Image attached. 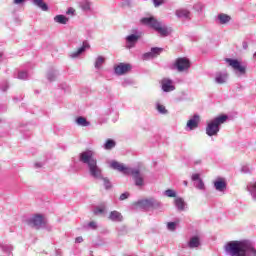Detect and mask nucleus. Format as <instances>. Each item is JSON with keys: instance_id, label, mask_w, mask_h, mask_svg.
I'll return each instance as SVG.
<instances>
[{"instance_id": "1", "label": "nucleus", "mask_w": 256, "mask_h": 256, "mask_svg": "<svg viewBox=\"0 0 256 256\" xmlns=\"http://www.w3.org/2000/svg\"><path fill=\"white\" fill-rule=\"evenodd\" d=\"M228 256H256L255 244L250 240L230 241L224 246Z\"/></svg>"}, {"instance_id": "2", "label": "nucleus", "mask_w": 256, "mask_h": 256, "mask_svg": "<svg viewBox=\"0 0 256 256\" xmlns=\"http://www.w3.org/2000/svg\"><path fill=\"white\" fill-rule=\"evenodd\" d=\"M110 166L124 175H132L136 187H143L145 185V179L139 169L126 167L117 161H112Z\"/></svg>"}, {"instance_id": "3", "label": "nucleus", "mask_w": 256, "mask_h": 256, "mask_svg": "<svg viewBox=\"0 0 256 256\" xmlns=\"http://www.w3.org/2000/svg\"><path fill=\"white\" fill-rule=\"evenodd\" d=\"M228 118L227 115H220L210 120L206 126V135H208V137L217 136L221 129V125H223Z\"/></svg>"}, {"instance_id": "4", "label": "nucleus", "mask_w": 256, "mask_h": 256, "mask_svg": "<svg viewBox=\"0 0 256 256\" xmlns=\"http://www.w3.org/2000/svg\"><path fill=\"white\" fill-rule=\"evenodd\" d=\"M141 23L143 25H149V27H152V29L157 31L161 37H167L169 35V29L167 26H163V24L154 17L142 18Z\"/></svg>"}, {"instance_id": "5", "label": "nucleus", "mask_w": 256, "mask_h": 256, "mask_svg": "<svg viewBox=\"0 0 256 256\" xmlns=\"http://www.w3.org/2000/svg\"><path fill=\"white\" fill-rule=\"evenodd\" d=\"M137 206L144 211H151V209L161 208V202L155 200V198H149L144 200H139Z\"/></svg>"}, {"instance_id": "6", "label": "nucleus", "mask_w": 256, "mask_h": 256, "mask_svg": "<svg viewBox=\"0 0 256 256\" xmlns=\"http://www.w3.org/2000/svg\"><path fill=\"white\" fill-rule=\"evenodd\" d=\"M47 220L41 214H35L27 220V224L34 229H42L44 225H46Z\"/></svg>"}, {"instance_id": "7", "label": "nucleus", "mask_w": 256, "mask_h": 256, "mask_svg": "<svg viewBox=\"0 0 256 256\" xmlns=\"http://www.w3.org/2000/svg\"><path fill=\"white\" fill-rule=\"evenodd\" d=\"M79 161L80 163H84V165H91L92 163H95L97 159L95 158V152L92 150H85L82 153L79 154Z\"/></svg>"}, {"instance_id": "8", "label": "nucleus", "mask_w": 256, "mask_h": 256, "mask_svg": "<svg viewBox=\"0 0 256 256\" xmlns=\"http://www.w3.org/2000/svg\"><path fill=\"white\" fill-rule=\"evenodd\" d=\"M88 171L93 179H103V169L97 165V160L88 166Z\"/></svg>"}, {"instance_id": "9", "label": "nucleus", "mask_w": 256, "mask_h": 256, "mask_svg": "<svg viewBox=\"0 0 256 256\" xmlns=\"http://www.w3.org/2000/svg\"><path fill=\"white\" fill-rule=\"evenodd\" d=\"M90 47L91 45H89V42L84 41L80 48L69 53V57H71V59H77V57H80L81 54L85 53V51H87V49H90Z\"/></svg>"}, {"instance_id": "10", "label": "nucleus", "mask_w": 256, "mask_h": 256, "mask_svg": "<svg viewBox=\"0 0 256 256\" xmlns=\"http://www.w3.org/2000/svg\"><path fill=\"white\" fill-rule=\"evenodd\" d=\"M163 52V48L161 47H154L151 48L150 52L144 53L142 59L147 61L149 59H155V57H159V55Z\"/></svg>"}, {"instance_id": "11", "label": "nucleus", "mask_w": 256, "mask_h": 256, "mask_svg": "<svg viewBox=\"0 0 256 256\" xmlns=\"http://www.w3.org/2000/svg\"><path fill=\"white\" fill-rule=\"evenodd\" d=\"M199 115L195 114L192 118H190L186 124V130L187 131H193L194 129H197L199 127Z\"/></svg>"}, {"instance_id": "12", "label": "nucleus", "mask_w": 256, "mask_h": 256, "mask_svg": "<svg viewBox=\"0 0 256 256\" xmlns=\"http://www.w3.org/2000/svg\"><path fill=\"white\" fill-rule=\"evenodd\" d=\"M191 179L194 181V187L196 189H199V191H205V183L199 174H193Z\"/></svg>"}, {"instance_id": "13", "label": "nucleus", "mask_w": 256, "mask_h": 256, "mask_svg": "<svg viewBox=\"0 0 256 256\" xmlns=\"http://www.w3.org/2000/svg\"><path fill=\"white\" fill-rule=\"evenodd\" d=\"M133 67L131 65H117L114 67V73L116 75H125V73H129Z\"/></svg>"}, {"instance_id": "14", "label": "nucleus", "mask_w": 256, "mask_h": 256, "mask_svg": "<svg viewBox=\"0 0 256 256\" xmlns=\"http://www.w3.org/2000/svg\"><path fill=\"white\" fill-rule=\"evenodd\" d=\"M232 71L237 77H243L247 73V66L245 65H232Z\"/></svg>"}, {"instance_id": "15", "label": "nucleus", "mask_w": 256, "mask_h": 256, "mask_svg": "<svg viewBox=\"0 0 256 256\" xmlns=\"http://www.w3.org/2000/svg\"><path fill=\"white\" fill-rule=\"evenodd\" d=\"M229 79V74L227 72H218L215 75V83L218 85H223L225 84Z\"/></svg>"}, {"instance_id": "16", "label": "nucleus", "mask_w": 256, "mask_h": 256, "mask_svg": "<svg viewBox=\"0 0 256 256\" xmlns=\"http://www.w3.org/2000/svg\"><path fill=\"white\" fill-rule=\"evenodd\" d=\"M162 91H164L165 93L175 91V86L173 85V80L163 79L162 80Z\"/></svg>"}, {"instance_id": "17", "label": "nucleus", "mask_w": 256, "mask_h": 256, "mask_svg": "<svg viewBox=\"0 0 256 256\" xmlns=\"http://www.w3.org/2000/svg\"><path fill=\"white\" fill-rule=\"evenodd\" d=\"M108 219L114 223H121L123 222V214L117 210H114L110 212Z\"/></svg>"}, {"instance_id": "18", "label": "nucleus", "mask_w": 256, "mask_h": 256, "mask_svg": "<svg viewBox=\"0 0 256 256\" xmlns=\"http://www.w3.org/2000/svg\"><path fill=\"white\" fill-rule=\"evenodd\" d=\"M201 246V238L199 236H192L188 243H187V247L189 249H197V247Z\"/></svg>"}, {"instance_id": "19", "label": "nucleus", "mask_w": 256, "mask_h": 256, "mask_svg": "<svg viewBox=\"0 0 256 256\" xmlns=\"http://www.w3.org/2000/svg\"><path fill=\"white\" fill-rule=\"evenodd\" d=\"M174 205H175L176 209H178V211H185V209L187 208V203L181 197L175 198Z\"/></svg>"}, {"instance_id": "20", "label": "nucleus", "mask_w": 256, "mask_h": 256, "mask_svg": "<svg viewBox=\"0 0 256 256\" xmlns=\"http://www.w3.org/2000/svg\"><path fill=\"white\" fill-rule=\"evenodd\" d=\"M175 15L180 19H191V12L187 9L181 8L176 10Z\"/></svg>"}, {"instance_id": "21", "label": "nucleus", "mask_w": 256, "mask_h": 256, "mask_svg": "<svg viewBox=\"0 0 256 256\" xmlns=\"http://www.w3.org/2000/svg\"><path fill=\"white\" fill-rule=\"evenodd\" d=\"M172 71H176L177 73H189V69H191L190 65H173L171 67Z\"/></svg>"}, {"instance_id": "22", "label": "nucleus", "mask_w": 256, "mask_h": 256, "mask_svg": "<svg viewBox=\"0 0 256 256\" xmlns=\"http://www.w3.org/2000/svg\"><path fill=\"white\" fill-rule=\"evenodd\" d=\"M214 187H215L216 191L223 193V191H225V189H227V183L223 180H217L214 182Z\"/></svg>"}, {"instance_id": "23", "label": "nucleus", "mask_w": 256, "mask_h": 256, "mask_svg": "<svg viewBox=\"0 0 256 256\" xmlns=\"http://www.w3.org/2000/svg\"><path fill=\"white\" fill-rule=\"evenodd\" d=\"M75 123L79 125V127H89V125H91V122L87 121V118L83 116L77 117Z\"/></svg>"}, {"instance_id": "24", "label": "nucleus", "mask_w": 256, "mask_h": 256, "mask_svg": "<svg viewBox=\"0 0 256 256\" xmlns=\"http://www.w3.org/2000/svg\"><path fill=\"white\" fill-rule=\"evenodd\" d=\"M116 145L117 142H115V140L107 139L103 144V149H105L106 151H111V149H115Z\"/></svg>"}, {"instance_id": "25", "label": "nucleus", "mask_w": 256, "mask_h": 256, "mask_svg": "<svg viewBox=\"0 0 256 256\" xmlns=\"http://www.w3.org/2000/svg\"><path fill=\"white\" fill-rule=\"evenodd\" d=\"M247 189H248L253 201H256V182H250L247 186Z\"/></svg>"}, {"instance_id": "26", "label": "nucleus", "mask_w": 256, "mask_h": 256, "mask_svg": "<svg viewBox=\"0 0 256 256\" xmlns=\"http://www.w3.org/2000/svg\"><path fill=\"white\" fill-rule=\"evenodd\" d=\"M54 21L60 25H67L69 18H67L65 15H57L54 17Z\"/></svg>"}, {"instance_id": "27", "label": "nucleus", "mask_w": 256, "mask_h": 256, "mask_svg": "<svg viewBox=\"0 0 256 256\" xmlns=\"http://www.w3.org/2000/svg\"><path fill=\"white\" fill-rule=\"evenodd\" d=\"M34 3L42 9V11H48L49 7L47 6V3H45L43 0H33Z\"/></svg>"}, {"instance_id": "28", "label": "nucleus", "mask_w": 256, "mask_h": 256, "mask_svg": "<svg viewBox=\"0 0 256 256\" xmlns=\"http://www.w3.org/2000/svg\"><path fill=\"white\" fill-rule=\"evenodd\" d=\"M218 19L222 25H225V23H229L231 21V16L227 14H220Z\"/></svg>"}, {"instance_id": "29", "label": "nucleus", "mask_w": 256, "mask_h": 256, "mask_svg": "<svg viewBox=\"0 0 256 256\" xmlns=\"http://www.w3.org/2000/svg\"><path fill=\"white\" fill-rule=\"evenodd\" d=\"M174 65H191V61L187 57L178 58Z\"/></svg>"}, {"instance_id": "30", "label": "nucleus", "mask_w": 256, "mask_h": 256, "mask_svg": "<svg viewBox=\"0 0 256 256\" xmlns=\"http://www.w3.org/2000/svg\"><path fill=\"white\" fill-rule=\"evenodd\" d=\"M156 111H158V113L161 115H167L168 113L167 108H165V106L159 102L156 103Z\"/></svg>"}, {"instance_id": "31", "label": "nucleus", "mask_w": 256, "mask_h": 256, "mask_svg": "<svg viewBox=\"0 0 256 256\" xmlns=\"http://www.w3.org/2000/svg\"><path fill=\"white\" fill-rule=\"evenodd\" d=\"M94 215H105L107 213V208L105 206H98L94 208Z\"/></svg>"}, {"instance_id": "32", "label": "nucleus", "mask_w": 256, "mask_h": 256, "mask_svg": "<svg viewBox=\"0 0 256 256\" xmlns=\"http://www.w3.org/2000/svg\"><path fill=\"white\" fill-rule=\"evenodd\" d=\"M80 7L83 11H89V9H91V2H89V0H82L80 2Z\"/></svg>"}, {"instance_id": "33", "label": "nucleus", "mask_w": 256, "mask_h": 256, "mask_svg": "<svg viewBox=\"0 0 256 256\" xmlns=\"http://www.w3.org/2000/svg\"><path fill=\"white\" fill-rule=\"evenodd\" d=\"M16 78L21 79L22 81H27V79H29V73H27V71H19Z\"/></svg>"}, {"instance_id": "34", "label": "nucleus", "mask_w": 256, "mask_h": 256, "mask_svg": "<svg viewBox=\"0 0 256 256\" xmlns=\"http://www.w3.org/2000/svg\"><path fill=\"white\" fill-rule=\"evenodd\" d=\"M1 249L3 253H6L7 255H11V252L13 251V246L11 245H2Z\"/></svg>"}, {"instance_id": "35", "label": "nucleus", "mask_w": 256, "mask_h": 256, "mask_svg": "<svg viewBox=\"0 0 256 256\" xmlns=\"http://www.w3.org/2000/svg\"><path fill=\"white\" fill-rule=\"evenodd\" d=\"M126 41H128V43H137V41H139V36L132 34L127 36Z\"/></svg>"}, {"instance_id": "36", "label": "nucleus", "mask_w": 256, "mask_h": 256, "mask_svg": "<svg viewBox=\"0 0 256 256\" xmlns=\"http://www.w3.org/2000/svg\"><path fill=\"white\" fill-rule=\"evenodd\" d=\"M166 197H177V192L173 189H168L164 191Z\"/></svg>"}, {"instance_id": "37", "label": "nucleus", "mask_w": 256, "mask_h": 256, "mask_svg": "<svg viewBox=\"0 0 256 256\" xmlns=\"http://www.w3.org/2000/svg\"><path fill=\"white\" fill-rule=\"evenodd\" d=\"M47 79H48V81H55V79H57V72H55V71L48 72Z\"/></svg>"}, {"instance_id": "38", "label": "nucleus", "mask_w": 256, "mask_h": 256, "mask_svg": "<svg viewBox=\"0 0 256 256\" xmlns=\"http://www.w3.org/2000/svg\"><path fill=\"white\" fill-rule=\"evenodd\" d=\"M7 89H9V82L2 81L0 83V91H3L5 93V91H7Z\"/></svg>"}, {"instance_id": "39", "label": "nucleus", "mask_w": 256, "mask_h": 256, "mask_svg": "<svg viewBox=\"0 0 256 256\" xmlns=\"http://www.w3.org/2000/svg\"><path fill=\"white\" fill-rule=\"evenodd\" d=\"M167 229H168V231H175V229H177V223L168 222L167 223Z\"/></svg>"}, {"instance_id": "40", "label": "nucleus", "mask_w": 256, "mask_h": 256, "mask_svg": "<svg viewBox=\"0 0 256 256\" xmlns=\"http://www.w3.org/2000/svg\"><path fill=\"white\" fill-rule=\"evenodd\" d=\"M100 181H104L105 189H111V181H109L107 178L102 176V179H100Z\"/></svg>"}, {"instance_id": "41", "label": "nucleus", "mask_w": 256, "mask_h": 256, "mask_svg": "<svg viewBox=\"0 0 256 256\" xmlns=\"http://www.w3.org/2000/svg\"><path fill=\"white\" fill-rule=\"evenodd\" d=\"M225 62L228 63L229 65H239V60H235V59L226 58Z\"/></svg>"}, {"instance_id": "42", "label": "nucleus", "mask_w": 256, "mask_h": 256, "mask_svg": "<svg viewBox=\"0 0 256 256\" xmlns=\"http://www.w3.org/2000/svg\"><path fill=\"white\" fill-rule=\"evenodd\" d=\"M105 63V57L98 56L95 62V65H103Z\"/></svg>"}, {"instance_id": "43", "label": "nucleus", "mask_w": 256, "mask_h": 256, "mask_svg": "<svg viewBox=\"0 0 256 256\" xmlns=\"http://www.w3.org/2000/svg\"><path fill=\"white\" fill-rule=\"evenodd\" d=\"M251 171H253V169H251L250 167H249V165H244V166H242V168H241V172L242 173H251Z\"/></svg>"}, {"instance_id": "44", "label": "nucleus", "mask_w": 256, "mask_h": 256, "mask_svg": "<svg viewBox=\"0 0 256 256\" xmlns=\"http://www.w3.org/2000/svg\"><path fill=\"white\" fill-rule=\"evenodd\" d=\"M153 3L155 7H160V5H163V3H165V0H154Z\"/></svg>"}, {"instance_id": "45", "label": "nucleus", "mask_w": 256, "mask_h": 256, "mask_svg": "<svg viewBox=\"0 0 256 256\" xmlns=\"http://www.w3.org/2000/svg\"><path fill=\"white\" fill-rule=\"evenodd\" d=\"M129 198V193L125 192L120 195V201H125V199Z\"/></svg>"}, {"instance_id": "46", "label": "nucleus", "mask_w": 256, "mask_h": 256, "mask_svg": "<svg viewBox=\"0 0 256 256\" xmlns=\"http://www.w3.org/2000/svg\"><path fill=\"white\" fill-rule=\"evenodd\" d=\"M88 227L90 229H97V222H95V221L89 222Z\"/></svg>"}, {"instance_id": "47", "label": "nucleus", "mask_w": 256, "mask_h": 256, "mask_svg": "<svg viewBox=\"0 0 256 256\" xmlns=\"http://www.w3.org/2000/svg\"><path fill=\"white\" fill-rule=\"evenodd\" d=\"M66 13L67 15H75V10L74 8H69Z\"/></svg>"}, {"instance_id": "48", "label": "nucleus", "mask_w": 256, "mask_h": 256, "mask_svg": "<svg viewBox=\"0 0 256 256\" xmlns=\"http://www.w3.org/2000/svg\"><path fill=\"white\" fill-rule=\"evenodd\" d=\"M75 243H83V237L79 236L75 239Z\"/></svg>"}, {"instance_id": "49", "label": "nucleus", "mask_w": 256, "mask_h": 256, "mask_svg": "<svg viewBox=\"0 0 256 256\" xmlns=\"http://www.w3.org/2000/svg\"><path fill=\"white\" fill-rule=\"evenodd\" d=\"M25 0H14L16 5H20V3H24Z\"/></svg>"}, {"instance_id": "50", "label": "nucleus", "mask_w": 256, "mask_h": 256, "mask_svg": "<svg viewBox=\"0 0 256 256\" xmlns=\"http://www.w3.org/2000/svg\"><path fill=\"white\" fill-rule=\"evenodd\" d=\"M35 167H43V165L41 163H36Z\"/></svg>"}, {"instance_id": "51", "label": "nucleus", "mask_w": 256, "mask_h": 256, "mask_svg": "<svg viewBox=\"0 0 256 256\" xmlns=\"http://www.w3.org/2000/svg\"><path fill=\"white\" fill-rule=\"evenodd\" d=\"M195 163L196 165H199V163H201V160H197Z\"/></svg>"}, {"instance_id": "52", "label": "nucleus", "mask_w": 256, "mask_h": 256, "mask_svg": "<svg viewBox=\"0 0 256 256\" xmlns=\"http://www.w3.org/2000/svg\"><path fill=\"white\" fill-rule=\"evenodd\" d=\"M183 183H184L185 187H187V181H184Z\"/></svg>"}, {"instance_id": "53", "label": "nucleus", "mask_w": 256, "mask_h": 256, "mask_svg": "<svg viewBox=\"0 0 256 256\" xmlns=\"http://www.w3.org/2000/svg\"><path fill=\"white\" fill-rule=\"evenodd\" d=\"M119 235H123V233L121 231H119Z\"/></svg>"}, {"instance_id": "54", "label": "nucleus", "mask_w": 256, "mask_h": 256, "mask_svg": "<svg viewBox=\"0 0 256 256\" xmlns=\"http://www.w3.org/2000/svg\"><path fill=\"white\" fill-rule=\"evenodd\" d=\"M119 65H125V63H120Z\"/></svg>"}, {"instance_id": "55", "label": "nucleus", "mask_w": 256, "mask_h": 256, "mask_svg": "<svg viewBox=\"0 0 256 256\" xmlns=\"http://www.w3.org/2000/svg\"><path fill=\"white\" fill-rule=\"evenodd\" d=\"M254 57L256 58V52L254 53Z\"/></svg>"}, {"instance_id": "56", "label": "nucleus", "mask_w": 256, "mask_h": 256, "mask_svg": "<svg viewBox=\"0 0 256 256\" xmlns=\"http://www.w3.org/2000/svg\"><path fill=\"white\" fill-rule=\"evenodd\" d=\"M2 56H3V54L0 53V57H2Z\"/></svg>"}, {"instance_id": "57", "label": "nucleus", "mask_w": 256, "mask_h": 256, "mask_svg": "<svg viewBox=\"0 0 256 256\" xmlns=\"http://www.w3.org/2000/svg\"><path fill=\"white\" fill-rule=\"evenodd\" d=\"M124 231H125V227H123Z\"/></svg>"}]
</instances>
